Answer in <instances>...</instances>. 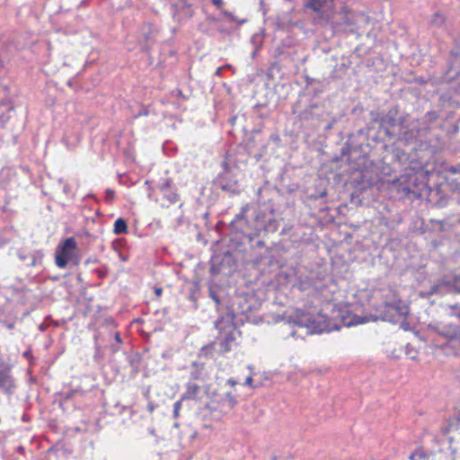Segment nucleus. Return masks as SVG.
Here are the masks:
<instances>
[{
	"instance_id": "obj_8",
	"label": "nucleus",
	"mask_w": 460,
	"mask_h": 460,
	"mask_svg": "<svg viewBox=\"0 0 460 460\" xmlns=\"http://www.w3.org/2000/svg\"><path fill=\"white\" fill-rule=\"evenodd\" d=\"M217 353H218V349H217V342H211L201 348L199 357L213 358L216 357Z\"/></svg>"
},
{
	"instance_id": "obj_16",
	"label": "nucleus",
	"mask_w": 460,
	"mask_h": 460,
	"mask_svg": "<svg viewBox=\"0 0 460 460\" xmlns=\"http://www.w3.org/2000/svg\"><path fill=\"white\" fill-rule=\"evenodd\" d=\"M448 172H451V173H456L458 172V169L455 166H451L449 169H448Z\"/></svg>"
},
{
	"instance_id": "obj_17",
	"label": "nucleus",
	"mask_w": 460,
	"mask_h": 460,
	"mask_svg": "<svg viewBox=\"0 0 460 460\" xmlns=\"http://www.w3.org/2000/svg\"><path fill=\"white\" fill-rule=\"evenodd\" d=\"M252 381V378L251 376H248L245 380V384L251 385Z\"/></svg>"
},
{
	"instance_id": "obj_9",
	"label": "nucleus",
	"mask_w": 460,
	"mask_h": 460,
	"mask_svg": "<svg viewBox=\"0 0 460 460\" xmlns=\"http://www.w3.org/2000/svg\"><path fill=\"white\" fill-rule=\"evenodd\" d=\"M113 233L115 234H122L128 233V224L122 217H119L113 224Z\"/></svg>"
},
{
	"instance_id": "obj_1",
	"label": "nucleus",
	"mask_w": 460,
	"mask_h": 460,
	"mask_svg": "<svg viewBox=\"0 0 460 460\" xmlns=\"http://www.w3.org/2000/svg\"><path fill=\"white\" fill-rule=\"evenodd\" d=\"M408 314V307L402 299L394 296L392 301H385L379 304L376 309V313L369 317L354 321L352 323L359 324L369 321H387L391 323H398L405 320Z\"/></svg>"
},
{
	"instance_id": "obj_13",
	"label": "nucleus",
	"mask_w": 460,
	"mask_h": 460,
	"mask_svg": "<svg viewBox=\"0 0 460 460\" xmlns=\"http://www.w3.org/2000/svg\"><path fill=\"white\" fill-rule=\"evenodd\" d=\"M211 2L217 8H220L223 5V4H224L223 0H211Z\"/></svg>"
},
{
	"instance_id": "obj_5",
	"label": "nucleus",
	"mask_w": 460,
	"mask_h": 460,
	"mask_svg": "<svg viewBox=\"0 0 460 460\" xmlns=\"http://www.w3.org/2000/svg\"><path fill=\"white\" fill-rule=\"evenodd\" d=\"M305 7L316 13L318 19L324 21L331 19V15L327 13H332L334 10L333 0H307Z\"/></svg>"
},
{
	"instance_id": "obj_10",
	"label": "nucleus",
	"mask_w": 460,
	"mask_h": 460,
	"mask_svg": "<svg viewBox=\"0 0 460 460\" xmlns=\"http://www.w3.org/2000/svg\"><path fill=\"white\" fill-rule=\"evenodd\" d=\"M182 402L183 400H181V398L175 402L174 404H173V417L175 419L179 418L180 416V411H181V405H182Z\"/></svg>"
},
{
	"instance_id": "obj_4",
	"label": "nucleus",
	"mask_w": 460,
	"mask_h": 460,
	"mask_svg": "<svg viewBox=\"0 0 460 460\" xmlns=\"http://www.w3.org/2000/svg\"><path fill=\"white\" fill-rule=\"evenodd\" d=\"M236 398L231 393H227L218 401H213L208 405L210 411L211 419L220 420L224 416L228 414L236 404Z\"/></svg>"
},
{
	"instance_id": "obj_12",
	"label": "nucleus",
	"mask_w": 460,
	"mask_h": 460,
	"mask_svg": "<svg viewBox=\"0 0 460 460\" xmlns=\"http://www.w3.org/2000/svg\"><path fill=\"white\" fill-rule=\"evenodd\" d=\"M115 197V192L112 190H106V199H113Z\"/></svg>"
},
{
	"instance_id": "obj_18",
	"label": "nucleus",
	"mask_w": 460,
	"mask_h": 460,
	"mask_svg": "<svg viewBox=\"0 0 460 460\" xmlns=\"http://www.w3.org/2000/svg\"><path fill=\"white\" fill-rule=\"evenodd\" d=\"M155 295H156V296H161V294H162V288H155Z\"/></svg>"
},
{
	"instance_id": "obj_21",
	"label": "nucleus",
	"mask_w": 460,
	"mask_h": 460,
	"mask_svg": "<svg viewBox=\"0 0 460 460\" xmlns=\"http://www.w3.org/2000/svg\"><path fill=\"white\" fill-rule=\"evenodd\" d=\"M213 299H214L217 303H219V299H218L216 296H213Z\"/></svg>"
},
{
	"instance_id": "obj_14",
	"label": "nucleus",
	"mask_w": 460,
	"mask_h": 460,
	"mask_svg": "<svg viewBox=\"0 0 460 460\" xmlns=\"http://www.w3.org/2000/svg\"><path fill=\"white\" fill-rule=\"evenodd\" d=\"M114 340L116 341V342H117L119 345L122 343V339H121V337H120L119 332H116V333L114 334Z\"/></svg>"
},
{
	"instance_id": "obj_23",
	"label": "nucleus",
	"mask_w": 460,
	"mask_h": 460,
	"mask_svg": "<svg viewBox=\"0 0 460 460\" xmlns=\"http://www.w3.org/2000/svg\"><path fill=\"white\" fill-rule=\"evenodd\" d=\"M23 451V447H20V452H22Z\"/></svg>"
},
{
	"instance_id": "obj_20",
	"label": "nucleus",
	"mask_w": 460,
	"mask_h": 460,
	"mask_svg": "<svg viewBox=\"0 0 460 460\" xmlns=\"http://www.w3.org/2000/svg\"><path fill=\"white\" fill-rule=\"evenodd\" d=\"M118 350H119V347H114V346H112V351H113V352H116V351H118Z\"/></svg>"
},
{
	"instance_id": "obj_19",
	"label": "nucleus",
	"mask_w": 460,
	"mask_h": 460,
	"mask_svg": "<svg viewBox=\"0 0 460 460\" xmlns=\"http://www.w3.org/2000/svg\"><path fill=\"white\" fill-rule=\"evenodd\" d=\"M228 383H229L232 386H234V385H236V381L232 380V379H229V380H228Z\"/></svg>"
},
{
	"instance_id": "obj_15",
	"label": "nucleus",
	"mask_w": 460,
	"mask_h": 460,
	"mask_svg": "<svg viewBox=\"0 0 460 460\" xmlns=\"http://www.w3.org/2000/svg\"><path fill=\"white\" fill-rule=\"evenodd\" d=\"M179 199V195L177 193H172V197L169 199L171 203H174Z\"/></svg>"
},
{
	"instance_id": "obj_22",
	"label": "nucleus",
	"mask_w": 460,
	"mask_h": 460,
	"mask_svg": "<svg viewBox=\"0 0 460 460\" xmlns=\"http://www.w3.org/2000/svg\"><path fill=\"white\" fill-rule=\"evenodd\" d=\"M67 85H68V86H70V87H72V83L69 81V82L67 83Z\"/></svg>"
},
{
	"instance_id": "obj_3",
	"label": "nucleus",
	"mask_w": 460,
	"mask_h": 460,
	"mask_svg": "<svg viewBox=\"0 0 460 460\" xmlns=\"http://www.w3.org/2000/svg\"><path fill=\"white\" fill-rule=\"evenodd\" d=\"M81 257L78 252V244L75 237L62 240L55 251V264L59 269H65L68 264L77 266Z\"/></svg>"
},
{
	"instance_id": "obj_2",
	"label": "nucleus",
	"mask_w": 460,
	"mask_h": 460,
	"mask_svg": "<svg viewBox=\"0 0 460 460\" xmlns=\"http://www.w3.org/2000/svg\"><path fill=\"white\" fill-rule=\"evenodd\" d=\"M433 331L446 340V344L454 349L456 355L460 354V312L439 322Z\"/></svg>"
},
{
	"instance_id": "obj_6",
	"label": "nucleus",
	"mask_w": 460,
	"mask_h": 460,
	"mask_svg": "<svg viewBox=\"0 0 460 460\" xmlns=\"http://www.w3.org/2000/svg\"><path fill=\"white\" fill-rule=\"evenodd\" d=\"M202 397V388L200 385L194 382H188L186 385V390L184 394L181 395V400H194L199 401Z\"/></svg>"
},
{
	"instance_id": "obj_11",
	"label": "nucleus",
	"mask_w": 460,
	"mask_h": 460,
	"mask_svg": "<svg viewBox=\"0 0 460 460\" xmlns=\"http://www.w3.org/2000/svg\"><path fill=\"white\" fill-rule=\"evenodd\" d=\"M8 375L6 371L0 369V387L4 386L8 381Z\"/></svg>"
},
{
	"instance_id": "obj_7",
	"label": "nucleus",
	"mask_w": 460,
	"mask_h": 460,
	"mask_svg": "<svg viewBox=\"0 0 460 460\" xmlns=\"http://www.w3.org/2000/svg\"><path fill=\"white\" fill-rule=\"evenodd\" d=\"M235 341V337L233 332L226 334L217 343L218 354L224 355L232 349V343Z\"/></svg>"
}]
</instances>
